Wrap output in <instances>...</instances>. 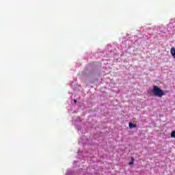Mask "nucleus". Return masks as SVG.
<instances>
[{
	"instance_id": "f257e3e1",
	"label": "nucleus",
	"mask_w": 175,
	"mask_h": 175,
	"mask_svg": "<svg viewBox=\"0 0 175 175\" xmlns=\"http://www.w3.org/2000/svg\"><path fill=\"white\" fill-rule=\"evenodd\" d=\"M151 92L154 96H157L158 98H162V96L165 95V92H163L162 89L157 85L153 86Z\"/></svg>"
},
{
	"instance_id": "f03ea898",
	"label": "nucleus",
	"mask_w": 175,
	"mask_h": 175,
	"mask_svg": "<svg viewBox=\"0 0 175 175\" xmlns=\"http://www.w3.org/2000/svg\"><path fill=\"white\" fill-rule=\"evenodd\" d=\"M171 55H172L173 58H175V49L172 47L170 50Z\"/></svg>"
},
{
	"instance_id": "7ed1b4c3",
	"label": "nucleus",
	"mask_w": 175,
	"mask_h": 175,
	"mask_svg": "<svg viewBox=\"0 0 175 175\" xmlns=\"http://www.w3.org/2000/svg\"><path fill=\"white\" fill-rule=\"evenodd\" d=\"M129 128L132 129V128H136L137 126L132 122H129Z\"/></svg>"
},
{
	"instance_id": "20e7f679",
	"label": "nucleus",
	"mask_w": 175,
	"mask_h": 175,
	"mask_svg": "<svg viewBox=\"0 0 175 175\" xmlns=\"http://www.w3.org/2000/svg\"><path fill=\"white\" fill-rule=\"evenodd\" d=\"M171 137L175 138V131H172V132L171 133Z\"/></svg>"
},
{
	"instance_id": "39448f33",
	"label": "nucleus",
	"mask_w": 175,
	"mask_h": 175,
	"mask_svg": "<svg viewBox=\"0 0 175 175\" xmlns=\"http://www.w3.org/2000/svg\"><path fill=\"white\" fill-rule=\"evenodd\" d=\"M131 162H135V158L134 157H131Z\"/></svg>"
},
{
	"instance_id": "423d86ee",
	"label": "nucleus",
	"mask_w": 175,
	"mask_h": 175,
	"mask_svg": "<svg viewBox=\"0 0 175 175\" xmlns=\"http://www.w3.org/2000/svg\"><path fill=\"white\" fill-rule=\"evenodd\" d=\"M134 162H135V161H131V162L129 163V165H133Z\"/></svg>"
},
{
	"instance_id": "0eeeda50",
	"label": "nucleus",
	"mask_w": 175,
	"mask_h": 175,
	"mask_svg": "<svg viewBox=\"0 0 175 175\" xmlns=\"http://www.w3.org/2000/svg\"><path fill=\"white\" fill-rule=\"evenodd\" d=\"M74 102H75V103H77V99H75V100H74Z\"/></svg>"
}]
</instances>
